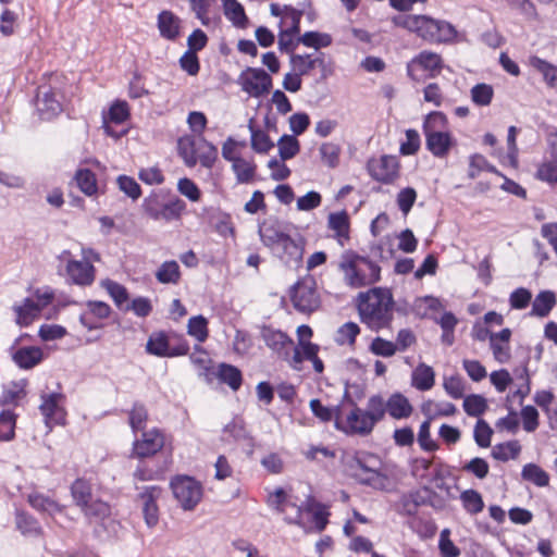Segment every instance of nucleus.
<instances>
[{
    "instance_id": "nucleus-1",
    "label": "nucleus",
    "mask_w": 557,
    "mask_h": 557,
    "mask_svg": "<svg viewBox=\"0 0 557 557\" xmlns=\"http://www.w3.org/2000/svg\"><path fill=\"white\" fill-rule=\"evenodd\" d=\"M393 23L430 44H451L458 36L453 24L428 15H398L393 18Z\"/></svg>"
},
{
    "instance_id": "nucleus-2",
    "label": "nucleus",
    "mask_w": 557,
    "mask_h": 557,
    "mask_svg": "<svg viewBox=\"0 0 557 557\" xmlns=\"http://www.w3.org/2000/svg\"><path fill=\"white\" fill-rule=\"evenodd\" d=\"M361 321L372 330H380L392 321L393 296L388 289L373 288L358 297Z\"/></svg>"
},
{
    "instance_id": "nucleus-3",
    "label": "nucleus",
    "mask_w": 557,
    "mask_h": 557,
    "mask_svg": "<svg viewBox=\"0 0 557 557\" xmlns=\"http://www.w3.org/2000/svg\"><path fill=\"white\" fill-rule=\"evenodd\" d=\"M259 235L262 243L275 251L285 262L298 263L302 259L304 247L301 243L293 239L283 225L274 219H269L259 225Z\"/></svg>"
},
{
    "instance_id": "nucleus-4",
    "label": "nucleus",
    "mask_w": 557,
    "mask_h": 557,
    "mask_svg": "<svg viewBox=\"0 0 557 557\" xmlns=\"http://www.w3.org/2000/svg\"><path fill=\"white\" fill-rule=\"evenodd\" d=\"M446 122V115L440 111L429 113L423 122L426 148L437 158L446 157L454 145L450 133L441 129Z\"/></svg>"
},
{
    "instance_id": "nucleus-5",
    "label": "nucleus",
    "mask_w": 557,
    "mask_h": 557,
    "mask_svg": "<svg viewBox=\"0 0 557 557\" xmlns=\"http://www.w3.org/2000/svg\"><path fill=\"white\" fill-rule=\"evenodd\" d=\"M338 269L346 278H380L381 269L376 262L356 251L345 250L338 261Z\"/></svg>"
},
{
    "instance_id": "nucleus-6",
    "label": "nucleus",
    "mask_w": 557,
    "mask_h": 557,
    "mask_svg": "<svg viewBox=\"0 0 557 557\" xmlns=\"http://www.w3.org/2000/svg\"><path fill=\"white\" fill-rule=\"evenodd\" d=\"M146 351L157 357L185 356L189 351L188 342L176 334L168 335L163 331L153 332L146 344Z\"/></svg>"
},
{
    "instance_id": "nucleus-7",
    "label": "nucleus",
    "mask_w": 557,
    "mask_h": 557,
    "mask_svg": "<svg viewBox=\"0 0 557 557\" xmlns=\"http://www.w3.org/2000/svg\"><path fill=\"white\" fill-rule=\"evenodd\" d=\"M444 67L441 54L423 50L414 55L406 66L407 75L416 82L436 77Z\"/></svg>"
},
{
    "instance_id": "nucleus-8",
    "label": "nucleus",
    "mask_w": 557,
    "mask_h": 557,
    "mask_svg": "<svg viewBox=\"0 0 557 557\" xmlns=\"http://www.w3.org/2000/svg\"><path fill=\"white\" fill-rule=\"evenodd\" d=\"M289 297L294 308L302 313L315 311L321 304L315 281H296L289 289Z\"/></svg>"
},
{
    "instance_id": "nucleus-9",
    "label": "nucleus",
    "mask_w": 557,
    "mask_h": 557,
    "mask_svg": "<svg viewBox=\"0 0 557 557\" xmlns=\"http://www.w3.org/2000/svg\"><path fill=\"white\" fill-rule=\"evenodd\" d=\"M171 488L184 510H193L200 503L203 495L201 483L187 475L173 479Z\"/></svg>"
},
{
    "instance_id": "nucleus-10",
    "label": "nucleus",
    "mask_w": 557,
    "mask_h": 557,
    "mask_svg": "<svg viewBox=\"0 0 557 557\" xmlns=\"http://www.w3.org/2000/svg\"><path fill=\"white\" fill-rule=\"evenodd\" d=\"M242 90L252 98H260L272 88V77L260 67L245 69L237 79Z\"/></svg>"
},
{
    "instance_id": "nucleus-11",
    "label": "nucleus",
    "mask_w": 557,
    "mask_h": 557,
    "mask_svg": "<svg viewBox=\"0 0 557 557\" xmlns=\"http://www.w3.org/2000/svg\"><path fill=\"white\" fill-rule=\"evenodd\" d=\"M65 396L62 393L41 395L39 410L49 430H52L54 425H64L66 423V410L63 406Z\"/></svg>"
},
{
    "instance_id": "nucleus-12",
    "label": "nucleus",
    "mask_w": 557,
    "mask_h": 557,
    "mask_svg": "<svg viewBox=\"0 0 557 557\" xmlns=\"http://www.w3.org/2000/svg\"><path fill=\"white\" fill-rule=\"evenodd\" d=\"M367 170L373 180L391 184L399 175V162L395 156L384 154L371 158L367 163Z\"/></svg>"
},
{
    "instance_id": "nucleus-13",
    "label": "nucleus",
    "mask_w": 557,
    "mask_h": 557,
    "mask_svg": "<svg viewBox=\"0 0 557 557\" xmlns=\"http://www.w3.org/2000/svg\"><path fill=\"white\" fill-rule=\"evenodd\" d=\"M374 428L375 425L368 418L366 410L351 401V409L346 417L343 418L339 429L346 434L367 436L372 433Z\"/></svg>"
},
{
    "instance_id": "nucleus-14",
    "label": "nucleus",
    "mask_w": 557,
    "mask_h": 557,
    "mask_svg": "<svg viewBox=\"0 0 557 557\" xmlns=\"http://www.w3.org/2000/svg\"><path fill=\"white\" fill-rule=\"evenodd\" d=\"M268 504L278 512L284 513V519L287 523L305 527L302 521V506H297L296 504L290 503L287 498L286 492L282 487L276 488L272 494H270Z\"/></svg>"
},
{
    "instance_id": "nucleus-15",
    "label": "nucleus",
    "mask_w": 557,
    "mask_h": 557,
    "mask_svg": "<svg viewBox=\"0 0 557 557\" xmlns=\"http://www.w3.org/2000/svg\"><path fill=\"white\" fill-rule=\"evenodd\" d=\"M99 255L90 249H82V260H70L66 265V272L70 278H94V262L99 261Z\"/></svg>"
},
{
    "instance_id": "nucleus-16",
    "label": "nucleus",
    "mask_w": 557,
    "mask_h": 557,
    "mask_svg": "<svg viewBox=\"0 0 557 557\" xmlns=\"http://www.w3.org/2000/svg\"><path fill=\"white\" fill-rule=\"evenodd\" d=\"M164 446V436L157 430L144 432L140 440L134 442L133 454L138 458L153 456Z\"/></svg>"
},
{
    "instance_id": "nucleus-17",
    "label": "nucleus",
    "mask_w": 557,
    "mask_h": 557,
    "mask_svg": "<svg viewBox=\"0 0 557 557\" xmlns=\"http://www.w3.org/2000/svg\"><path fill=\"white\" fill-rule=\"evenodd\" d=\"M86 307L87 310L79 315V322L89 331L101 326L95 319L103 320L111 314L110 306L103 301L88 300Z\"/></svg>"
},
{
    "instance_id": "nucleus-18",
    "label": "nucleus",
    "mask_w": 557,
    "mask_h": 557,
    "mask_svg": "<svg viewBox=\"0 0 557 557\" xmlns=\"http://www.w3.org/2000/svg\"><path fill=\"white\" fill-rule=\"evenodd\" d=\"M37 109L44 120H49L62 111L61 102L50 87H39L37 94Z\"/></svg>"
},
{
    "instance_id": "nucleus-19",
    "label": "nucleus",
    "mask_w": 557,
    "mask_h": 557,
    "mask_svg": "<svg viewBox=\"0 0 557 557\" xmlns=\"http://www.w3.org/2000/svg\"><path fill=\"white\" fill-rule=\"evenodd\" d=\"M81 510L89 524L102 525L112 513L110 504L100 498L91 499Z\"/></svg>"
},
{
    "instance_id": "nucleus-20",
    "label": "nucleus",
    "mask_w": 557,
    "mask_h": 557,
    "mask_svg": "<svg viewBox=\"0 0 557 557\" xmlns=\"http://www.w3.org/2000/svg\"><path fill=\"white\" fill-rule=\"evenodd\" d=\"M386 413L395 420L408 419L412 412L413 407L409 399L401 393L395 392L385 399Z\"/></svg>"
},
{
    "instance_id": "nucleus-21",
    "label": "nucleus",
    "mask_w": 557,
    "mask_h": 557,
    "mask_svg": "<svg viewBox=\"0 0 557 557\" xmlns=\"http://www.w3.org/2000/svg\"><path fill=\"white\" fill-rule=\"evenodd\" d=\"M511 337V331L509 329H503L498 333H492L490 335V346L493 351V356L499 363H506L510 360V345L509 341Z\"/></svg>"
},
{
    "instance_id": "nucleus-22",
    "label": "nucleus",
    "mask_w": 557,
    "mask_h": 557,
    "mask_svg": "<svg viewBox=\"0 0 557 557\" xmlns=\"http://www.w3.org/2000/svg\"><path fill=\"white\" fill-rule=\"evenodd\" d=\"M27 502L38 512L47 513L51 517L62 512L64 509V506L59 504L55 499L39 492L29 493Z\"/></svg>"
},
{
    "instance_id": "nucleus-23",
    "label": "nucleus",
    "mask_w": 557,
    "mask_h": 557,
    "mask_svg": "<svg viewBox=\"0 0 557 557\" xmlns=\"http://www.w3.org/2000/svg\"><path fill=\"white\" fill-rule=\"evenodd\" d=\"M160 487L149 486L140 494L144 502V517L148 527H154L158 523L159 516L156 498L160 495Z\"/></svg>"
},
{
    "instance_id": "nucleus-24",
    "label": "nucleus",
    "mask_w": 557,
    "mask_h": 557,
    "mask_svg": "<svg viewBox=\"0 0 557 557\" xmlns=\"http://www.w3.org/2000/svg\"><path fill=\"white\" fill-rule=\"evenodd\" d=\"M329 228L335 234L339 246L344 247L349 240V219L345 211L334 212L327 219Z\"/></svg>"
},
{
    "instance_id": "nucleus-25",
    "label": "nucleus",
    "mask_w": 557,
    "mask_h": 557,
    "mask_svg": "<svg viewBox=\"0 0 557 557\" xmlns=\"http://www.w3.org/2000/svg\"><path fill=\"white\" fill-rule=\"evenodd\" d=\"M158 29L162 38L175 40L180 36L181 20L171 11H161L158 15Z\"/></svg>"
},
{
    "instance_id": "nucleus-26",
    "label": "nucleus",
    "mask_w": 557,
    "mask_h": 557,
    "mask_svg": "<svg viewBox=\"0 0 557 557\" xmlns=\"http://www.w3.org/2000/svg\"><path fill=\"white\" fill-rule=\"evenodd\" d=\"M221 383L226 384L232 391H238L243 384L242 371L230 363L222 362L213 374Z\"/></svg>"
},
{
    "instance_id": "nucleus-27",
    "label": "nucleus",
    "mask_w": 557,
    "mask_h": 557,
    "mask_svg": "<svg viewBox=\"0 0 557 557\" xmlns=\"http://www.w3.org/2000/svg\"><path fill=\"white\" fill-rule=\"evenodd\" d=\"M15 525L24 536L38 537L42 535V528L39 521L24 510L15 511Z\"/></svg>"
},
{
    "instance_id": "nucleus-28",
    "label": "nucleus",
    "mask_w": 557,
    "mask_h": 557,
    "mask_svg": "<svg viewBox=\"0 0 557 557\" xmlns=\"http://www.w3.org/2000/svg\"><path fill=\"white\" fill-rule=\"evenodd\" d=\"M359 483L368 485L377 491L392 492L394 490L393 480L385 473L373 469H367V475L356 474Z\"/></svg>"
},
{
    "instance_id": "nucleus-29",
    "label": "nucleus",
    "mask_w": 557,
    "mask_h": 557,
    "mask_svg": "<svg viewBox=\"0 0 557 557\" xmlns=\"http://www.w3.org/2000/svg\"><path fill=\"white\" fill-rule=\"evenodd\" d=\"M15 312V322L20 326L30 325L37 318H39L41 310L36 306L34 298H25L22 305L13 307Z\"/></svg>"
},
{
    "instance_id": "nucleus-30",
    "label": "nucleus",
    "mask_w": 557,
    "mask_h": 557,
    "mask_svg": "<svg viewBox=\"0 0 557 557\" xmlns=\"http://www.w3.org/2000/svg\"><path fill=\"white\" fill-rule=\"evenodd\" d=\"M322 53L318 54H292L290 55V65L294 72L298 75H307L310 71H312L317 65H322L324 60L322 58Z\"/></svg>"
},
{
    "instance_id": "nucleus-31",
    "label": "nucleus",
    "mask_w": 557,
    "mask_h": 557,
    "mask_svg": "<svg viewBox=\"0 0 557 557\" xmlns=\"http://www.w3.org/2000/svg\"><path fill=\"white\" fill-rule=\"evenodd\" d=\"M261 337L265 345L277 354H281L286 346L293 345V341L285 333L268 326L262 327Z\"/></svg>"
},
{
    "instance_id": "nucleus-32",
    "label": "nucleus",
    "mask_w": 557,
    "mask_h": 557,
    "mask_svg": "<svg viewBox=\"0 0 557 557\" xmlns=\"http://www.w3.org/2000/svg\"><path fill=\"white\" fill-rule=\"evenodd\" d=\"M310 409L314 417L322 422H330L334 419L336 428H341L343 414L339 406H336L335 408L326 407L320 401V399L314 398L310 400Z\"/></svg>"
},
{
    "instance_id": "nucleus-33",
    "label": "nucleus",
    "mask_w": 557,
    "mask_h": 557,
    "mask_svg": "<svg viewBox=\"0 0 557 557\" xmlns=\"http://www.w3.org/2000/svg\"><path fill=\"white\" fill-rule=\"evenodd\" d=\"M14 362L22 369H32L42 360L39 347H21L13 355Z\"/></svg>"
},
{
    "instance_id": "nucleus-34",
    "label": "nucleus",
    "mask_w": 557,
    "mask_h": 557,
    "mask_svg": "<svg viewBox=\"0 0 557 557\" xmlns=\"http://www.w3.org/2000/svg\"><path fill=\"white\" fill-rule=\"evenodd\" d=\"M421 411L426 418H429V420H434L438 417L454 416L457 412V408L453 403H437L429 399L422 404Z\"/></svg>"
},
{
    "instance_id": "nucleus-35",
    "label": "nucleus",
    "mask_w": 557,
    "mask_h": 557,
    "mask_svg": "<svg viewBox=\"0 0 557 557\" xmlns=\"http://www.w3.org/2000/svg\"><path fill=\"white\" fill-rule=\"evenodd\" d=\"M304 508L307 512L312 513V521L317 531L322 532L329 523L327 518L330 512L327 511L326 506L318 503L312 496L309 495L305 502Z\"/></svg>"
},
{
    "instance_id": "nucleus-36",
    "label": "nucleus",
    "mask_w": 557,
    "mask_h": 557,
    "mask_svg": "<svg viewBox=\"0 0 557 557\" xmlns=\"http://www.w3.org/2000/svg\"><path fill=\"white\" fill-rule=\"evenodd\" d=\"M435 373L434 370L425 364L420 363L413 371L411 376V384L418 391H429L434 386Z\"/></svg>"
},
{
    "instance_id": "nucleus-37",
    "label": "nucleus",
    "mask_w": 557,
    "mask_h": 557,
    "mask_svg": "<svg viewBox=\"0 0 557 557\" xmlns=\"http://www.w3.org/2000/svg\"><path fill=\"white\" fill-rule=\"evenodd\" d=\"M232 170L238 184H250L256 176L257 165L252 160L240 157L234 159Z\"/></svg>"
},
{
    "instance_id": "nucleus-38",
    "label": "nucleus",
    "mask_w": 557,
    "mask_h": 557,
    "mask_svg": "<svg viewBox=\"0 0 557 557\" xmlns=\"http://www.w3.org/2000/svg\"><path fill=\"white\" fill-rule=\"evenodd\" d=\"M71 495L79 509L95 498L92 496V485L90 481L85 478H78L72 483Z\"/></svg>"
},
{
    "instance_id": "nucleus-39",
    "label": "nucleus",
    "mask_w": 557,
    "mask_h": 557,
    "mask_svg": "<svg viewBox=\"0 0 557 557\" xmlns=\"http://www.w3.org/2000/svg\"><path fill=\"white\" fill-rule=\"evenodd\" d=\"M556 301V294L554 292L543 290L534 298L530 314L539 318L547 317Z\"/></svg>"
},
{
    "instance_id": "nucleus-40",
    "label": "nucleus",
    "mask_w": 557,
    "mask_h": 557,
    "mask_svg": "<svg viewBox=\"0 0 557 557\" xmlns=\"http://www.w3.org/2000/svg\"><path fill=\"white\" fill-rule=\"evenodd\" d=\"M25 386L26 383L24 381L10 382L4 385L0 395V406H16L26 396Z\"/></svg>"
},
{
    "instance_id": "nucleus-41",
    "label": "nucleus",
    "mask_w": 557,
    "mask_h": 557,
    "mask_svg": "<svg viewBox=\"0 0 557 557\" xmlns=\"http://www.w3.org/2000/svg\"><path fill=\"white\" fill-rule=\"evenodd\" d=\"M386 405L385 399L381 394L371 395L363 408L368 414V418L374 425L383 421L386 417Z\"/></svg>"
},
{
    "instance_id": "nucleus-42",
    "label": "nucleus",
    "mask_w": 557,
    "mask_h": 557,
    "mask_svg": "<svg viewBox=\"0 0 557 557\" xmlns=\"http://www.w3.org/2000/svg\"><path fill=\"white\" fill-rule=\"evenodd\" d=\"M435 322L441 326L443 333L441 341L446 346H451L455 343V329L458 324V319L450 312H444L441 318L435 319Z\"/></svg>"
},
{
    "instance_id": "nucleus-43",
    "label": "nucleus",
    "mask_w": 557,
    "mask_h": 557,
    "mask_svg": "<svg viewBox=\"0 0 557 557\" xmlns=\"http://www.w3.org/2000/svg\"><path fill=\"white\" fill-rule=\"evenodd\" d=\"M342 148L333 141L322 143L319 147L321 162L329 169H335L339 165Z\"/></svg>"
},
{
    "instance_id": "nucleus-44",
    "label": "nucleus",
    "mask_w": 557,
    "mask_h": 557,
    "mask_svg": "<svg viewBox=\"0 0 557 557\" xmlns=\"http://www.w3.org/2000/svg\"><path fill=\"white\" fill-rule=\"evenodd\" d=\"M189 360L198 370L200 376H205L210 380V376L213 374V369L211 367L212 360L202 347L196 346L195 351L189 356Z\"/></svg>"
},
{
    "instance_id": "nucleus-45",
    "label": "nucleus",
    "mask_w": 557,
    "mask_h": 557,
    "mask_svg": "<svg viewBox=\"0 0 557 557\" xmlns=\"http://www.w3.org/2000/svg\"><path fill=\"white\" fill-rule=\"evenodd\" d=\"M530 65L543 75V78L548 87L557 86V66L533 55L529 60Z\"/></svg>"
},
{
    "instance_id": "nucleus-46",
    "label": "nucleus",
    "mask_w": 557,
    "mask_h": 557,
    "mask_svg": "<svg viewBox=\"0 0 557 557\" xmlns=\"http://www.w3.org/2000/svg\"><path fill=\"white\" fill-rule=\"evenodd\" d=\"M186 210V203L178 197L170 199L164 202L159 213L158 221L163 220L165 222L178 220Z\"/></svg>"
},
{
    "instance_id": "nucleus-47",
    "label": "nucleus",
    "mask_w": 557,
    "mask_h": 557,
    "mask_svg": "<svg viewBox=\"0 0 557 557\" xmlns=\"http://www.w3.org/2000/svg\"><path fill=\"white\" fill-rule=\"evenodd\" d=\"M470 98L472 103L476 107H487L492 103L494 98V88L486 83L475 84L470 89Z\"/></svg>"
},
{
    "instance_id": "nucleus-48",
    "label": "nucleus",
    "mask_w": 557,
    "mask_h": 557,
    "mask_svg": "<svg viewBox=\"0 0 557 557\" xmlns=\"http://www.w3.org/2000/svg\"><path fill=\"white\" fill-rule=\"evenodd\" d=\"M75 181L86 196H94L98 193L97 178L92 171L89 169H81L75 174Z\"/></svg>"
},
{
    "instance_id": "nucleus-49",
    "label": "nucleus",
    "mask_w": 557,
    "mask_h": 557,
    "mask_svg": "<svg viewBox=\"0 0 557 557\" xmlns=\"http://www.w3.org/2000/svg\"><path fill=\"white\" fill-rule=\"evenodd\" d=\"M521 476L539 487H545L549 484L548 473L535 463H527L522 468Z\"/></svg>"
},
{
    "instance_id": "nucleus-50",
    "label": "nucleus",
    "mask_w": 557,
    "mask_h": 557,
    "mask_svg": "<svg viewBox=\"0 0 557 557\" xmlns=\"http://www.w3.org/2000/svg\"><path fill=\"white\" fill-rule=\"evenodd\" d=\"M460 500L463 509L470 515H478L484 508V502L481 494L472 488L461 492Z\"/></svg>"
},
{
    "instance_id": "nucleus-51",
    "label": "nucleus",
    "mask_w": 557,
    "mask_h": 557,
    "mask_svg": "<svg viewBox=\"0 0 557 557\" xmlns=\"http://www.w3.org/2000/svg\"><path fill=\"white\" fill-rule=\"evenodd\" d=\"M197 151H199L197 161H199L202 166L211 169L218 159V148L203 137H200Z\"/></svg>"
},
{
    "instance_id": "nucleus-52",
    "label": "nucleus",
    "mask_w": 557,
    "mask_h": 557,
    "mask_svg": "<svg viewBox=\"0 0 557 557\" xmlns=\"http://www.w3.org/2000/svg\"><path fill=\"white\" fill-rule=\"evenodd\" d=\"M319 346L311 342L299 341V346L295 348L293 356V367L299 369L304 360H313L318 356Z\"/></svg>"
},
{
    "instance_id": "nucleus-53",
    "label": "nucleus",
    "mask_w": 557,
    "mask_h": 557,
    "mask_svg": "<svg viewBox=\"0 0 557 557\" xmlns=\"http://www.w3.org/2000/svg\"><path fill=\"white\" fill-rule=\"evenodd\" d=\"M224 14L235 25L243 27L247 22L244 7L237 0H223Z\"/></svg>"
},
{
    "instance_id": "nucleus-54",
    "label": "nucleus",
    "mask_w": 557,
    "mask_h": 557,
    "mask_svg": "<svg viewBox=\"0 0 557 557\" xmlns=\"http://www.w3.org/2000/svg\"><path fill=\"white\" fill-rule=\"evenodd\" d=\"M178 153L188 166H194L197 163V149L196 140L191 136H185L178 139L177 143Z\"/></svg>"
},
{
    "instance_id": "nucleus-55",
    "label": "nucleus",
    "mask_w": 557,
    "mask_h": 557,
    "mask_svg": "<svg viewBox=\"0 0 557 557\" xmlns=\"http://www.w3.org/2000/svg\"><path fill=\"white\" fill-rule=\"evenodd\" d=\"M248 127L251 134V148L256 152L267 153L273 147V143L271 141L269 135L262 129H257L252 121H250Z\"/></svg>"
},
{
    "instance_id": "nucleus-56",
    "label": "nucleus",
    "mask_w": 557,
    "mask_h": 557,
    "mask_svg": "<svg viewBox=\"0 0 557 557\" xmlns=\"http://www.w3.org/2000/svg\"><path fill=\"white\" fill-rule=\"evenodd\" d=\"M521 446L518 441L497 444L492 449V457L496 460L508 461L518 457Z\"/></svg>"
},
{
    "instance_id": "nucleus-57",
    "label": "nucleus",
    "mask_w": 557,
    "mask_h": 557,
    "mask_svg": "<svg viewBox=\"0 0 557 557\" xmlns=\"http://www.w3.org/2000/svg\"><path fill=\"white\" fill-rule=\"evenodd\" d=\"M148 420V411L144 404L134 403L132 409L128 412V423L134 433L144 430Z\"/></svg>"
},
{
    "instance_id": "nucleus-58",
    "label": "nucleus",
    "mask_w": 557,
    "mask_h": 557,
    "mask_svg": "<svg viewBox=\"0 0 557 557\" xmlns=\"http://www.w3.org/2000/svg\"><path fill=\"white\" fill-rule=\"evenodd\" d=\"M360 333V327L355 322H346L338 327L335 336V342L338 345L352 346L356 342V337Z\"/></svg>"
},
{
    "instance_id": "nucleus-59",
    "label": "nucleus",
    "mask_w": 557,
    "mask_h": 557,
    "mask_svg": "<svg viewBox=\"0 0 557 557\" xmlns=\"http://www.w3.org/2000/svg\"><path fill=\"white\" fill-rule=\"evenodd\" d=\"M187 333L195 337L199 343H203L209 335L207 319L202 315L191 317L188 320Z\"/></svg>"
},
{
    "instance_id": "nucleus-60",
    "label": "nucleus",
    "mask_w": 557,
    "mask_h": 557,
    "mask_svg": "<svg viewBox=\"0 0 557 557\" xmlns=\"http://www.w3.org/2000/svg\"><path fill=\"white\" fill-rule=\"evenodd\" d=\"M298 41L306 47L320 49L329 47L332 44V37L319 32H306Z\"/></svg>"
},
{
    "instance_id": "nucleus-61",
    "label": "nucleus",
    "mask_w": 557,
    "mask_h": 557,
    "mask_svg": "<svg viewBox=\"0 0 557 557\" xmlns=\"http://www.w3.org/2000/svg\"><path fill=\"white\" fill-rule=\"evenodd\" d=\"M462 406L466 413L470 417H480L487 409L485 398L478 394L465 397Z\"/></svg>"
},
{
    "instance_id": "nucleus-62",
    "label": "nucleus",
    "mask_w": 557,
    "mask_h": 557,
    "mask_svg": "<svg viewBox=\"0 0 557 557\" xmlns=\"http://www.w3.org/2000/svg\"><path fill=\"white\" fill-rule=\"evenodd\" d=\"M280 157L283 161L294 158L300 150L297 138L293 135H284L277 143Z\"/></svg>"
},
{
    "instance_id": "nucleus-63",
    "label": "nucleus",
    "mask_w": 557,
    "mask_h": 557,
    "mask_svg": "<svg viewBox=\"0 0 557 557\" xmlns=\"http://www.w3.org/2000/svg\"><path fill=\"white\" fill-rule=\"evenodd\" d=\"M16 416L10 410L0 413V441L8 442L14 437Z\"/></svg>"
},
{
    "instance_id": "nucleus-64",
    "label": "nucleus",
    "mask_w": 557,
    "mask_h": 557,
    "mask_svg": "<svg viewBox=\"0 0 557 557\" xmlns=\"http://www.w3.org/2000/svg\"><path fill=\"white\" fill-rule=\"evenodd\" d=\"M536 177L549 184L557 183V160L553 158V160L545 161L541 163L536 171Z\"/></svg>"
}]
</instances>
